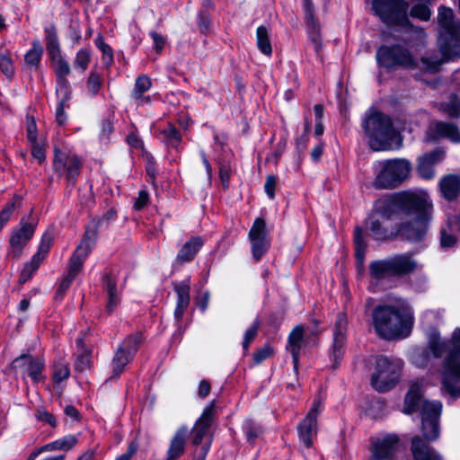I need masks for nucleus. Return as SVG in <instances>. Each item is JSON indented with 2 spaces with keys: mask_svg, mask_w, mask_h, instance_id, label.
<instances>
[{
  "mask_svg": "<svg viewBox=\"0 0 460 460\" xmlns=\"http://www.w3.org/2000/svg\"><path fill=\"white\" fill-rule=\"evenodd\" d=\"M442 358V388L452 397H460V329H456L449 341L434 339L429 348H417L411 352V361L418 367H426L430 359Z\"/></svg>",
  "mask_w": 460,
  "mask_h": 460,
  "instance_id": "obj_1",
  "label": "nucleus"
},
{
  "mask_svg": "<svg viewBox=\"0 0 460 460\" xmlns=\"http://www.w3.org/2000/svg\"><path fill=\"white\" fill-rule=\"evenodd\" d=\"M393 208L406 217L416 218H431L433 213L432 200L422 190L399 191L376 202V212L386 219L391 217Z\"/></svg>",
  "mask_w": 460,
  "mask_h": 460,
  "instance_id": "obj_2",
  "label": "nucleus"
},
{
  "mask_svg": "<svg viewBox=\"0 0 460 460\" xmlns=\"http://www.w3.org/2000/svg\"><path fill=\"white\" fill-rule=\"evenodd\" d=\"M421 405V432L424 441L432 442L438 438L440 434L439 417L442 403L438 401L422 402V385L416 382L411 385L404 400L403 412L411 414Z\"/></svg>",
  "mask_w": 460,
  "mask_h": 460,
  "instance_id": "obj_3",
  "label": "nucleus"
},
{
  "mask_svg": "<svg viewBox=\"0 0 460 460\" xmlns=\"http://www.w3.org/2000/svg\"><path fill=\"white\" fill-rule=\"evenodd\" d=\"M376 332L385 340L407 337L412 325L411 314L402 306L377 305L372 313Z\"/></svg>",
  "mask_w": 460,
  "mask_h": 460,
  "instance_id": "obj_4",
  "label": "nucleus"
},
{
  "mask_svg": "<svg viewBox=\"0 0 460 460\" xmlns=\"http://www.w3.org/2000/svg\"><path fill=\"white\" fill-rule=\"evenodd\" d=\"M372 7L379 19L387 25H400L409 35L406 42L409 45L422 43L426 38L424 30L413 26L408 17L409 4L405 0H373Z\"/></svg>",
  "mask_w": 460,
  "mask_h": 460,
  "instance_id": "obj_5",
  "label": "nucleus"
},
{
  "mask_svg": "<svg viewBox=\"0 0 460 460\" xmlns=\"http://www.w3.org/2000/svg\"><path fill=\"white\" fill-rule=\"evenodd\" d=\"M361 126L364 137L373 151L392 149L398 141L399 133L394 128L392 119L382 112H370L363 119Z\"/></svg>",
  "mask_w": 460,
  "mask_h": 460,
  "instance_id": "obj_6",
  "label": "nucleus"
},
{
  "mask_svg": "<svg viewBox=\"0 0 460 460\" xmlns=\"http://www.w3.org/2000/svg\"><path fill=\"white\" fill-rule=\"evenodd\" d=\"M372 186L376 190H394L410 176L411 164L404 158L375 161L372 164Z\"/></svg>",
  "mask_w": 460,
  "mask_h": 460,
  "instance_id": "obj_7",
  "label": "nucleus"
},
{
  "mask_svg": "<svg viewBox=\"0 0 460 460\" xmlns=\"http://www.w3.org/2000/svg\"><path fill=\"white\" fill-rule=\"evenodd\" d=\"M438 47L446 60L460 58V21H456L453 10L438 9Z\"/></svg>",
  "mask_w": 460,
  "mask_h": 460,
  "instance_id": "obj_8",
  "label": "nucleus"
},
{
  "mask_svg": "<svg viewBox=\"0 0 460 460\" xmlns=\"http://www.w3.org/2000/svg\"><path fill=\"white\" fill-rule=\"evenodd\" d=\"M216 402L212 401L202 411L200 417L195 421L191 430V444L195 447L193 460H206L210 449L213 435L210 428L215 420Z\"/></svg>",
  "mask_w": 460,
  "mask_h": 460,
  "instance_id": "obj_9",
  "label": "nucleus"
},
{
  "mask_svg": "<svg viewBox=\"0 0 460 460\" xmlns=\"http://www.w3.org/2000/svg\"><path fill=\"white\" fill-rule=\"evenodd\" d=\"M417 268V262L408 253L397 254L385 260L370 263L372 278L379 280L388 277H401L411 273Z\"/></svg>",
  "mask_w": 460,
  "mask_h": 460,
  "instance_id": "obj_10",
  "label": "nucleus"
},
{
  "mask_svg": "<svg viewBox=\"0 0 460 460\" xmlns=\"http://www.w3.org/2000/svg\"><path fill=\"white\" fill-rule=\"evenodd\" d=\"M403 362L399 358H388L385 356L377 357L376 371L371 377L373 388L378 392L392 389L399 381Z\"/></svg>",
  "mask_w": 460,
  "mask_h": 460,
  "instance_id": "obj_11",
  "label": "nucleus"
},
{
  "mask_svg": "<svg viewBox=\"0 0 460 460\" xmlns=\"http://www.w3.org/2000/svg\"><path fill=\"white\" fill-rule=\"evenodd\" d=\"M376 59L380 66L385 68L401 66L411 69L417 66V61L411 52L400 44L382 45L376 50Z\"/></svg>",
  "mask_w": 460,
  "mask_h": 460,
  "instance_id": "obj_12",
  "label": "nucleus"
},
{
  "mask_svg": "<svg viewBox=\"0 0 460 460\" xmlns=\"http://www.w3.org/2000/svg\"><path fill=\"white\" fill-rule=\"evenodd\" d=\"M347 329V315L344 313H339L334 323L333 341L329 355L333 369H336L340 366L345 353Z\"/></svg>",
  "mask_w": 460,
  "mask_h": 460,
  "instance_id": "obj_13",
  "label": "nucleus"
},
{
  "mask_svg": "<svg viewBox=\"0 0 460 460\" xmlns=\"http://www.w3.org/2000/svg\"><path fill=\"white\" fill-rule=\"evenodd\" d=\"M81 160L75 155H70L55 149L53 167L55 172L66 175L69 184H75L81 172Z\"/></svg>",
  "mask_w": 460,
  "mask_h": 460,
  "instance_id": "obj_14",
  "label": "nucleus"
},
{
  "mask_svg": "<svg viewBox=\"0 0 460 460\" xmlns=\"http://www.w3.org/2000/svg\"><path fill=\"white\" fill-rule=\"evenodd\" d=\"M54 234L52 231H46L40 240L37 252L31 257V261L25 263L19 278L20 283H26L31 279L34 272L37 271L40 263L44 261L53 243Z\"/></svg>",
  "mask_w": 460,
  "mask_h": 460,
  "instance_id": "obj_15",
  "label": "nucleus"
},
{
  "mask_svg": "<svg viewBox=\"0 0 460 460\" xmlns=\"http://www.w3.org/2000/svg\"><path fill=\"white\" fill-rule=\"evenodd\" d=\"M321 411V401L319 399H314L312 408L297 426L300 442L307 448H310L313 446L314 438L317 434V417Z\"/></svg>",
  "mask_w": 460,
  "mask_h": 460,
  "instance_id": "obj_16",
  "label": "nucleus"
},
{
  "mask_svg": "<svg viewBox=\"0 0 460 460\" xmlns=\"http://www.w3.org/2000/svg\"><path fill=\"white\" fill-rule=\"evenodd\" d=\"M36 226V221H27L22 217L19 226L13 229L9 240L11 246L10 254L13 257L19 258L22 255L23 248L34 234Z\"/></svg>",
  "mask_w": 460,
  "mask_h": 460,
  "instance_id": "obj_17",
  "label": "nucleus"
},
{
  "mask_svg": "<svg viewBox=\"0 0 460 460\" xmlns=\"http://www.w3.org/2000/svg\"><path fill=\"white\" fill-rule=\"evenodd\" d=\"M431 218H416L401 222L396 226V234L411 243L422 242L428 233Z\"/></svg>",
  "mask_w": 460,
  "mask_h": 460,
  "instance_id": "obj_18",
  "label": "nucleus"
},
{
  "mask_svg": "<svg viewBox=\"0 0 460 460\" xmlns=\"http://www.w3.org/2000/svg\"><path fill=\"white\" fill-rule=\"evenodd\" d=\"M371 444L375 460H392L401 447L399 438L394 434L373 438Z\"/></svg>",
  "mask_w": 460,
  "mask_h": 460,
  "instance_id": "obj_19",
  "label": "nucleus"
},
{
  "mask_svg": "<svg viewBox=\"0 0 460 460\" xmlns=\"http://www.w3.org/2000/svg\"><path fill=\"white\" fill-rule=\"evenodd\" d=\"M249 238L252 244V256L259 261L268 251L270 240L267 236L266 223L264 219L258 217L255 219L249 232Z\"/></svg>",
  "mask_w": 460,
  "mask_h": 460,
  "instance_id": "obj_20",
  "label": "nucleus"
},
{
  "mask_svg": "<svg viewBox=\"0 0 460 460\" xmlns=\"http://www.w3.org/2000/svg\"><path fill=\"white\" fill-rule=\"evenodd\" d=\"M13 366L30 376L35 384L45 380V376L42 375L45 364L41 358L23 354L13 361Z\"/></svg>",
  "mask_w": 460,
  "mask_h": 460,
  "instance_id": "obj_21",
  "label": "nucleus"
},
{
  "mask_svg": "<svg viewBox=\"0 0 460 460\" xmlns=\"http://www.w3.org/2000/svg\"><path fill=\"white\" fill-rule=\"evenodd\" d=\"M306 345L305 331L302 325H296L293 328L288 337L287 350L291 354L294 363V368L296 371L299 363L300 351Z\"/></svg>",
  "mask_w": 460,
  "mask_h": 460,
  "instance_id": "obj_22",
  "label": "nucleus"
},
{
  "mask_svg": "<svg viewBox=\"0 0 460 460\" xmlns=\"http://www.w3.org/2000/svg\"><path fill=\"white\" fill-rule=\"evenodd\" d=\"M189 433L187 425H181L176 429L167 450V460H176L183 455Z\"/></svg>",
  "mask_w": 460,
  "mask_h": 460,
  "instance_id": "obj_23",
  "label": "nucleus"
},
{
  "mask_svg": "<svg viewBox=\"0 0 460 460\" xmlns=\"http://www.w3.org/2000/svg\"><path fill=\"white\" fill-rule=\"evenodd\" d=\"M445 156V153L441 149H436L429 154L420 157L417 171L418 173L424 179H432L435 175L434 165Z\"/></svg>",
  "mask_w": 460,
  "mask_h": 460,
  "instance_id": "obj_24",
  "label": "nucleus"
},
{
  "mask_svg": "<svg viewBox=\"0 0 460 460\" xmlns=\"http://www.w3.org/2000/svg\"><path fill=\"white\" fill-rule=\"evenodd\" d=\"M411 451L414 460H443L442 456L429 442L418 436L411 440Z\"/></svg>",
  "mask_w": 460,
  "mask_h": 460,
  "instance_id": "obj_25",
  "label": "nucleus"
},
{
  "mask_svg": "<svg viewBox=\"0 0 460 460\" xmlns=\"http://www.w3.org/2000/svg\"><path fill=\"white\" fill-rule=\"evenodd\" d=\"M204 244V240L200 236H192L179 250L176 261L179 263L189 262L194 259Z\"/></svg>",
  "mask_w": 460,
  "mask_h": 460,
  "instance_id": "obj_26",
  "label": "nucleus"
},
{
  "mask_svg": "<svg viewBox=\"0 0 460 460\" xmlns=\"http://www.w3.org/2000/svg\"><path fill=\"white\" fill-rule=\"evenodd\" d=\"M55 65V72L57 75V89L56 92H71L70 84L66 76L70 74L69 64L63 58L58 57L51 59Z\"/></svg>",
  "mask_w": 460,
  "mask_h": 460,
  "instance_id": "obj_27",
  "label": "nucleus"
},
{
  "mask_svg": "<svg viewBox=\"0 0 460 460\" xmlns=\"http://www.w3.org/2000/svg\"><path fill=\"white\" fill-rule=\"evenodd\" d=\"M97 234L98 226L96 225L88 226L80 244L75 250L74 254L85 261L95 244Z\"/></svg>",
  "mask_w": 460,
  "mask_h": 460,
  "instance_id": "obj_28",
  "label": "nucleus"
},
{
  "mask_svg": "<svg viewBox=\"0 0 460 460\" xmlns=\"http://www.w3.org/2000/svg\"><path fill=\"white\" fill-rule=\"evenodd\" d=\"M103 289L108 297L106 312L111 314L120 302L117 289V280L111 274H107L103 277Z\"/></svg>",
  "mask_w": 460,
  "mask_h": 460,
  "instance_id": "obj_29",
  "label": "nucleus"
},
{
  "mask_svg": "<svg viewBox=\"0 0 460 460\" xmlns=\"http://www.w3.org/2000/svg\"><path fill=\"white\" fill-rule=\"evenodd\" d=\"M190 284L189 280L182 281L181 284L175 285L174 290L177 294V305L174 310V316L177 321L181 320L185 310L190 305Z\"/></svg>",
  "mask_w": 460,
  "mask_h": 460,
  "instance_id": "obj_30",
  "label": "nucleus"
},
{
  "mask_svg": "<svg viewBox=\"0 0 460 460\" xmlns=\"http://www.w3.org/2000/svg\"><path fill=\"white\" fill-rule=\"evenodd\" d=\"M442 196L447 200H454L460 192V175L448 174L439 182Z\"/></svg>",
  "mask_w": 460,
  "mask_h": 460,
  "instance_id": "obj_31",
  "label": "nucleus"
},
{
  "mask_svg": "<svg viewBox=\"0 0 460 460\" xmlns=\"http://www.w3.org/2000/svg\"><path fill=\"white\" fill-rule=\"evenodd\" d=\"M151 85V79L147 75H139L135 82L134 90L132 93L133 98L142 103L149 102L150 98L148 96H145L144 93L150 89Z\"/></svg>",
  "mask_w": 460,
  "mask_h": 460,
  "instance_id": "obj_32",
  "label": "nucleus"
},
{
  "mask_svg": "<svg viewBox=\"0 0 460 460\" xmlns=\"http://www.w3.org/2000/svg\"><path fill=\"white\" fill-rule=\"evenodd\" d=\"M133 358L131 355L123 350V349L118 348L116 353L112 358L111 367H112V376H119L124 370L126 365Z\"/></svg>",
  "mask_w": 460,
  "mask_h": 460,
  "instance_id": "obj_33",
  "label": "nucleus"
},
{
  "mask_svg": "<svg viewBox=\"0 0 460 460\" xmlns=\"http://www.w3.org/2000/svg\"><path fill=\"white\" fill-rule=\"evenodd\" d=\"M42 54V47L39 43L34 42L32 48L27 51L24 57L25 66L29 70H38Z\"/></svg>",
  "mask_w": 460,
  "mask_h": 460,
  "instance_id": "obj_34",
  "label": "nucleus"
},
{
  "mask_svg": "<svg viewBox=\"0 0 460 460\" xmlns=\"http://www.w3.org/2000/svg\"><path fill=\"white\" fill-rule=\"evenodd\" d=\"M435 130L440 137H448L451 141L459 143L460 142V132L458 128L448 122H438L435 124Z\"/></svg>",
  "mask_w": 460,
  "mask_h": 460,
  "instance_id": "obj_35",
  "label": "nucleus"
},
{
  "mask_svg": "<svg viewBox=\"0 0 460 460\" xmlns=\"http://www.w3.org/2000/svg\"><path fill=\"white\" fill-rule=\"evenodd\" d=\"M21 204L22 197L20 195H14L13 199L2 208L0 211V232L4 225L10 220L16 208L21 207Z\"/></svg>",
  "mask_w": 460,
  "mask_h": 460,
  "instance_id": "obj_36",
  "label": "nucleus"
},
{
  "mask_svg": "<svg viewBox=\"0 0 460 460\" xmlns=\"http://www.w3.org/2000/svg\"><path fill=\"white\" fill-rule=\"evenodd\" d=\"M77 443V438L68 435L42 447L41 451L69 450Z\"/></svg>",
  "mask_w": 460,
  "mask_h": 460,
  "instance_id": "obj_37",
  "label": "nucleus"
},
{
  "mask_svg": "<svg viewBox=\"0 0 460 460\" xmlns=\"http://www.w3.org/2000/svg\"><path fill=\"white\" fill-rule=\"evenodd\" d=\"M59 98L58 104L56 108V120L59 125H64L66 121L67 116L65 109L68 107V102L71 100V92H56Z\"/></svg>",
  "mask_w": 460,
  "mask_h": 460,
  "instance_id": "obj_38",
  "label": "nucleus"
},
{
  "mask_svg": "<svg viewBox=\"0 0 460 460\" xmlns=\"http://www.w3.org/2000/svg\"><path fill=\"white\" fill-rule=\"evenodd\" d=\"M376 208V206L374 207ZM377 217H380L383 218V217L376 212L375 209V214L372 215L370 217V223H369V229L376 240H385L389 237V232L385 227L383 226L382 223L380 222L379 218ZM384 219H385L384 217Z\"/></svg>",
  "mask_w": 460,
  "mask_h": 460,
  "instance_id": "obj_39",
  "label": "nucleus"
},
{
  "mask_svg": "<svg viewBox=\"0 0 460 460\" xmlns=\"http://www.w3.org/2000/svg\"><path fill=\"white\" fill-rule=\"evenodd\" d=\"M257 47L266 56H270L272 48L269 37V31L264 26H260L256 31Z\"/></svg>",
  "mask_w": 460,
  "mask_h": 460,
  "instance_id": "obj_40",
  "label": "nucleus"
},
{
  "mask_svg": "<svg viewBox=\"0 0 460 460\" xmlns=\"http://www.w3.org/2000/svg\"><path fill=\"white\" fill-rule=\"evenodd\" d=\"M161 133L163 134L164 142L167 146L176 149L179 147L181 142V137L173 125L168 124L167 127L161 131Z\"/></svg>",
  "mask_w": 460,
  "mask_h": 460,
  "instance_id": "obj_41",
  "label": "nucleus"
},
{
  "mask_svg": "<svg viewBox=\"0 0 460 460\" xmlns=\"http://www.w3.org/2000/svg\"><path fill=\"white\" fill-rule=\"evenodd\" d=\"M47 32L48 33H47V37H46V40H47L46 48L50 56V58L53 59V58L61 57L62 55H61L59 41H58L57 33L50 30H48Z\"/></svg>",
  "mask_w": 460,
  "mask_h": 460,
  "instance_id": "obj_42",
  "label": "nucleus"
},
{
  "mask_svg": "<svg viewBox=\"0 0 460 460\" xmlns=\"http://www.w3.org/2000/svg\"><path fill=\"white\" fill-rule=\"evenodd\" d=\"M355 243V257L357 261L362 264L365 258V252L367 249V243L364 241L362 235V230L359 227H356L354 235Z\"/></svg>",
  "mask_w": 460,
  "mask_h": 460,
  "instance_id": "obj_43",
  "label": "nucleus"
},
{
  "mask_svg": "<svg viewBox=\"0 0 460 460\" xmlns=\"http://www.w3.org/2000/svg\"><path fill=\"white\" fill-rule=\"evenodd\" d=\"M305 22H306V30H307V33L309 35L310 40L314 44L315 51L318 52L322 47L319 25L316 22L315 19L305 21Z\"/></svg>",
  "mask_w": 460,
  "mask_h": 460,
  "instance_id": "obj_44",
  "label": "nucleus"
},
{
  "mask_svg": "<svg viewBox=\"0 0 460 460\" xmlns=\"http://www.w3.org/2000/svg\"><path fill=\"white\" fill-rule=\"evenodd\" d=\"M243 430L246 436L247 441L250 443H252L263 432L262 428L252 420H244L243 424Z\"/></svg>",
  "mask_w": 460,
  "mask_h": 460,
  "instance_id": "obj_45",
  "label": "nucleus"
},
{
  "mask_svg": "<svg viewBox=\"0 0 460 460\" xmlns=\"http://www.w3.org/2000/svg\"><path fill=\"white\" fill-rule=\"evenodd\" d=\"M94 43L102 53V59L103 64L106 66H110L113 62V53L111 48L104 42L103 37L102 35H98L96 37Z\"/></svg>",
  "mask_w": 460,
  "mask_h": 460,
  "instance_id": "obj_46",
  "label": "nucleus"
},
{
  "mask_svg": "<svg viewBox=\"0 0 460 460\" xmlns=\"http://www.w3.org/2000/svg\"><path fill=\"white\" fill-rule=\"evenodd\" d=\"M70 376V369L68 363L64 361H58L54 364V370L52 380L55 384H59L67 379Z\"/></svg>",
  "mask_w": 460,
  "mask_h": 460,
  "instance_id": "obj_47",
  "label": "nucleus"
},
{
  "mask_svg": "<svg viewBox=\"0 0 460 460\" xmlns=\"http://www.w3.org/2000/svg\"><path fill=\"white\" fill-rule=\"evenodd\" d=\"M140 343L141 335L137 333L126 338L119 348L123 349V350H126L127 353L134 357L139 348Z\"/></svg>",
  "mask_w": 460,
  "mask_h": 460,
  "instance_id": "obj_48",
  "label": "nucleus"
},
{
  "mask_svg": "<svg viewBox=\"0 0 460 460\" xmlns=\"http://www.w3.org/2000/svg\"><path fill=\"white\" fill-rule=\"evenodd\" d=\"M91 61V53L90 50L87 49H81L77 51L75 61H74V66L77 69H80L82 72H84L88 65Z\"/></svg>",
  "mask_w": 460,
  "mask_h": 460,
  "instance_id": "obj_49",
  "label": "nucleus"
},
{
  "mask_svg": "<svg viewBox=\"0 0 460 460\" xmlns=\"http://www.w3.org/2000/svg\"><path fill=\"white\" fill-rule=\"evenodd\" d=\"M92 360L88 350L77 351L75 361V367L77 371L83 372L91 367Z\"/></svg>",
  "mask_w": 460,
  "mask_h": 460,
  "instance_id": "obj_50",
  "label": "nucleus"
},
{
  "mask_svg": "<svg viewBox=\"0 0 460 460\" xmlns=\"http://www.w3.org/2000/svg\"><path fill=\"white\" fill-rule=\"evenodd\" d=\"M86 84L88 92L92 95H96L102 85L101 75L95 71H91Z\"/></svg>",
  "mask_w": 460,
  "mask_h": 460,
  "instance_id": "obj_51",
  "label": "nucleus"
},
{
  "mask_svg": "<svg viewBox=\"0 0 460 460\" xmlns=\"http://www.w3.org/2000/svg\"><path fill=\"white\" fill-rule=\"evenodd\" d=\"M443 110L453 118H457L460 116V99L454 95L451 99L442 104Z\"/></svg>",
  "mask_w": 460,
  "mask_h": 460,
  "instance_id": "obj_52",
  "label": "nucleus"
},
{
  "mask_svg": "<svg viewBox=\"0 0 460 460\" xmlns=\"http://www.w3.org/2000/svg\"><path fill=\"white\" fill-rule=\"evenodd\" d=\"M84 260L77 257L75 254H72L69 259L67 276L69 278L75 279L83 269Z\"/></svg>",
  "mask_w": 460,
  "mask_h": 460,
  "instance_id": "obj_53",
  "label": "nucleus"
},
{
  "mask_svg": "<svg viewBox=\"0 0 460 460\" xmlns=\"http://www.w3.org/2000/svg\"><path fill=\"white\" fill-rule=\"evenodd\" d=\"M31 146V155L38 161L39 164H42L46 159V152L43 141L35 140L29 142Z\"/></svg>",
  "mask_w": 460,
  "mask_h": 460,
  "instance_id": "obj_54",
  "label": "nucleus"
},
{
  "mask_svg": "<svg viewBox=\"0 0 460 460\" xmlns=\"http://www.w3.org/2000/svg\"><path fill=\"white\" fill-rule=\"evenodd\" d=\"M0 71L7 77H12L14 72L13 65L10 55L6 52H0Z\"/></svg>",
  "mask_w": 460,
  "mask_h": 460,
  "instance_id": "obj_55",
  "label": "nucleus"
},
{
  "mask_svg": "<svg viewBox=\"0 0 460 460\" xmlns=\"http://www.w3.org/2000/svg\"><path fill=\"white\" fill-rule=\"evenodd\" d=\"M260 327V321L256 319L253 323L245 331L243 341V350H247L251 342L254 340L257 335L258 330Z\"/></svg>",
  "mask_w": 460,
  "mask_h": 460,
  "instance_id": "obj_56",
  "label": "nucleus"
},
{
  "mask_svg": "<svg viewBox=\"0 0 460 460\" xmlns=\"http://www.w3.org/2000/svg\"><path fill=\"white\" fill-rule=\"evenodd\" d=\"M429 8L422 4H418L412 6L411 9V15L414 18H418L421 21H428L430 18Z\"/></svg>",
  "mask_w": 460,
  "mask_h": 460,
  "instance_id": "obj_57",
  "label": "nucleus"
},
{
  "mask_svg": "<svg viewBox=\"0 0 460 460\" xmlns=\"http://www.w3.org/2000/svg\"><path fill=\"white\" fill-rule=\"evenodd\" d=\"M440 243L443 247L450 248L456 244V237L453 234L450 225H448V232L443 228L440 231Z\"/></svg>",
  "mask_w": 460,
  "mask_h": 460,
  "instance_id": "obj_58",
  "label": "nucleus"
},
{
  "mask_svg": "<svg viewBox=\"0 0 460 460\" xmlns=\"http://www.w3.org/2000/svg\"><path fill=\"white\" fill-rule=\"evenodd\" d=\"M26 132L28 142L38 140L37 125L33 116H26Z\"/></svg>",
  "mask_w": 460,
  "mask_h": 460,
  "instance_id": "obj_59",
  "label": "nucleus"
},
{
  "mask_svg": "<svg viewBox=\"0 0 460 460\" xmlns=\"http://www.w3.org/2000/svg\"><path fill=\"white\" fill-rule=\"evenodd\" d=\"M278 182V178L275 175L269 174L266 177L265 184H264V190L267 194V196L273 199L275 198V190Z\"/></svg>",
  "mask_w": 460,
  "mask_h": 460,
  "instance_id": "obj_60",
  "label": "nucleus"
},
{
  "mask_svg": "<svg viewBox=\"0 0 460 460\" xmlns=\"http://www.w3.org/2000/svg\"><path fill=\"white\" fill-rule=\"evenodd\" d=\"M149 201V194L146 190H142L138 192L137 198L136 199L134 208L136 210H141Z\"/></svg>",
  "mask_w": 460,
  "mask_h": 460,
  "instance_id": "obj_61",
  "label": "nucleus"
},
{
  "mask_svg": "<svg viewBox=\"0 0 460 460\" xmlns=\"http://www.w3.org/2000/svg\"><path fill=\"white\" fill-rule=\"evenodd\" d=\"M309 128H310V124H309V122H306L304 134H302L301 137L299 138H297V140H296V147L300 152L304 151L307 146V142L309 140V136H308Z\"/></svg>",
  "mask_w": 460,
  "mask_h": 460,
  "instance_id": "obj_62",
  "label": "nucleus"
},
{
  "mask_svg": "<svg viewBox=\"0 0 460 460\" xmlns=\"http://www.w3.org/2000/svg\"><path fill=\"white\" fill-rule=\"evenodd\" d=\"M138 445L137 442L132 441L129 443L127 451L119 456L116 460H130L131 457L137 453Z\"/></svg>",
  "mask_w": 460,
  "mask_h": 460,
  "instance_id": "obj_63",
  "label": "nucleus"
},
{
  "mask_svg": "<svg viewBox=\"0 0 460 460\" xmlns=\"http://www.w3.org/2000/svg\"><path fill=\"white\" fill-rule=\"evenodd\" d=\"M199 27L202 32H206L210 27V16L205 12H200L199 14Z\"/></svg>",
  "mask_w": 460,
  "mask_h": 460,
  "instance_id": "obj_64",
  "label": "nucleus"
}]
</instances>
